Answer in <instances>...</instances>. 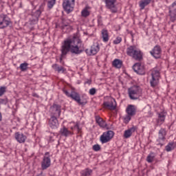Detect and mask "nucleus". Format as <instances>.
<instances>
[{
	"label": "nucleus",
	"mask_w": 176,
	"mask_h": 176,
	"mask_svg": "<svg viewBox=\"0 0 176 176\" xmlns=\"http://www.w3.org/2000/svg\"><path fill=\"white\" fill-rule=\"evenodd\" d=\"M82 41L78 36H74L72 38H67L63 41L60 47V60L67 56L70 52L72 54H80L82 50Z\"/></svg>",
	"instance_id": "nucleus-1"
},
{
	"label": "nucleus",
	"mask_w": 176,
	"mask_h": 176,
	"mask_svg": "<svg viewBox=\"0 0 176 176\" xmlns=\"http://www.w3.org/2000/svg\"><path fill=\"white\" fill-rule=\"evenodd\" d=\"M46 6V3H43L40 7L39 9H38L36 11H33L30 15V23L32 25L36 24L38 21H39V17L41 16V14L43 12L45 9V6Z\"/></svg>",
	"instance_id": "nucleus-2"
},
{
	"label": "nucleus",
	"mask_w": 176,
	"mask_h": 176,
	"mask_svg": "<svg viewBox=\"0 0 176 176\" xmlns=\"http://www.w3.org/2000/svg\"><path fill=\"white\" fill-rule=\"evenodd\" d=\"M141 93H142V90L139 86L134 85L128 89V94L131 100H138Z\"/></svg>",
	"instance_id": "nucleus-3"
},
{
	"label": "nucleus",
	"mask_w": 176,
	"mask_h": 176,
	"mask_svg": "<svg viewBox=\"0 0 176 176\" xmlns=\"http://www.w3.org/2000/svg\"><path fill=\"white\" fill-rule=\"evenodd\" d=\"M159 79H160V72L159 70L153 69L151 72V79L150 85L151 87H156L159 85Z\"/></svg>",
	"instance_id": "nucleus-4"
},
{
	"label": "nucleus",
	"mask_w": 176,
	"mask_h": 176,
	"mask_svg": "<svg viewBox=\"0 0 176 176\" xmlns=\"http://www.w3.org/2000/svg\"><path fill=\"white\" fill-rule=\"evenodd\" d=\"M74 6H75V0L63 1V7L67 13H71L74 10Z\"/></svg>",
	"instance_id": "nucleus-5"
},
{
	"label": "nucleus",
	"mask_w": 176,
	"mask_h": 176,
	"mask_svg": "<svg viewBox=\"0 0 176 176\" xmlns=\"http://www.w3.org/2000/svg\"><path fill=\"white\" fill-rule=\"evenodd\" d=\"M113 135H115V133H113V131H108L103 133L100 136V141L102 144H107V142H109V141L113 138Z\"/></svg>",
	"instance_id": "nucleus-6"
},
{
	"label": "nucleus",
	"mask_w": 176,
	"mask_h": 176,
	"mask_svg": "<svg viewBox=\"0 0 176 176\" xmlns=\"http://www.w3.org/2000/svg\"><path fill=\"white\" fill-rule=\"evenodd\" d=\"M106 8L109 9L111 13L118 12V7H116V0H105Z\"/></svg>",
	"instance_id": "nucleus-7"
},
{
	"label": "nucleus",
	"mask_w": 176,
	"mask_h": 176,
	"mask_svg": "<svg viewBox=\"0 0 176 176\" xmlns=\"http://www.w3.org/2000/svg\"><path fill=\"white\" fill-rule=\"evenodd\" d=\"M10 19L6 14L0 15V28H6L10 24Z\"/></svg>",
	"instance_id": "nucleus-8"
},
{
	"label": "nucleus",
	"mask_w": 176,
	"mask_h": 176,
	"mask_svg": "<svg viewBox=\"0 0 176 176\" xmlns=\"http://www.w3.org/2000/svg\"><path fill=\"white\" fill-rule=\"evenodd\" d=\"M98 52H100V44L97 43L93 44L89 50L87 49L85 50L87 56H94L96 53H98Z\"/></svg>",
	"instance_id": "nucleus-9"
},
{
	"label": "nucleus",
	"mask_w": 176,
	"mask_h": 176,
	"mask_svg": "<svg viewBox=\"0 0 176 176\" xmlns=\"http://www.w3.org/2000/svg\"><path fill=\"white\" fill-rule=\"evenodd\" d=\"M133 69L138 75H145V67L140 63H135L133 66Z\"/></svg>",
	"instance_id": "nucleus-10"
},
{
	"label": "nucleus",
	"mask_w": 176,
	"mask_h": 176,
	"mask_svg": "<svg viewBox=\"0 0 176 176\" xmlns=\"http://www.w3.org/2000/svg\"><path fill=\"white\" fill-rule=\"evenodd\" d=\"M50 111H51V116L60 118V115H61V106L58 104H54L51 107Z\"/></svg>",
	"instance_id": "nucleus-11"
},
{
	"label": "nucleus",
	"mask_w": 176,
	"mask_h": 176,
	"mask_svg": "<svg viewBox=\"0 0 176 176\" xmlns=\"http://www.w3.org/2000/svg\"><path fill=\"white\" fill-rule=\"evenodd\" d=\"M164 140H166V130L164 129H161L158 133L157 145H160V146H163V142H164Z\"/></svg>",
	"instance_id": "nucleus-12"
},
{
	"label": "nucleus",
	"mask_w": 176,
	"mask_h": 176,
	"mask_svg": "<svg viewBox=\"0 0 176 176\" xmlns=\"http://www.w3.org/2000/svg\"><path fill=\"white\" fill-rule=\"evenodd\" d=\"M150 54L154 58H160L162 57V48L160 45H155L150 52Z\"/></svg>",
	"instance_id": "nucleus-13"
},
{
	"label": "nucleus",
	"mask_w": 176,
	"mask_h": 176,
	"mask_svg": "<svg viewBox=\"0 0 176 176\" xmlns=\"http://www.w3.org/2000/svg\"><path fill=\"white\" fill-rule=\"evenodd\" d=\"M169 13L170 16V21L174 23L176 20V1L169 6Z\"/></svg>",
	"instance_id": "nucleus-14"
},
{
	"label": "nucleus",
	"mask_w": 176,
	"mask_h": 176,
	"mask_svg": "<svg viewBox=\"0 0 176 176\" xmlns=\"http://www.w3.org/2000/svg\"><path fill=\"white\" fill-rule=\"evenodd\" d=\"M51 160L50 157L44 156L43 161L41 162V168L42 170H47L50 167Z\"/></svg>",
	"instance_id": "nucleus-15"
},
{
	"label": "nucleus",
	"mask_w": 176,
	"mask_h": 176,
	"mask_svg": "<svg viewBox=\"0 0 176 176\" xmlns=\"http://www.w3.org/2000/svg\"><path fill=\"white\" fill-rule=\"evenodd\" d=\"M56 116H51V118L49 120V126L51 129H57L58 127V120H57Z\"/></svg>",
	"instance_id": "nucleus-16"
},
{
	"label": "nucleus",
	"mask_w": 176,
	"mask_h": 176,
	"mask_svg": "<svg viewBox=\"0 0 176 176\" xmlns=\"http://www.w3.org/2000/svg\"><path fill=\"white\" fill-rule=\"evenodd\" d=\"M15 138L19 144H23L27 140V136L20 132H16L15 133Z\"/></svg>",
	"instance_id": "nucleus-17"
},
{
	"label": "nucleus",
	"mask_w": 176,
	"mask_h": 176,
	"mask_svg": "<svg viewBox=\"0 0 176 176\" xmlns=\"http://www.w3.org/2000/svg\"><path fill=\"white\" fill-rule=\"evenodd\" d=\"M70 97L75 101H77V102L80 105H85V102H80V97L79 96V94H78V93L75 91L72 92L70 94Z\"/></svg>",
	"instance_id": "nucleus-18"
},
{
	"label": "nucleus",
	"mask_w": 176,
	"mask_h": 176,
	"mask_svg": "<svg viewBox=\"0 0 176 176\" xmlns=\"http://www.w3.org/2000/svg\"><path fill=\"white\" fill-rule=\"evenodd\" d=\"M137 47L134 45H131L126 49V54L130 56V57H133L134 56V53H137Z\"/></svg>",
	"instance_id": "nucleus-19"
},
{
	"label": "nucleus",
	"mask_w": 176,
	"mask_h": 176,
	"mask_svg": "<svg viewBox=\"0 0 176 176\" xmlns=\"http://www.w3.org/2000/svg\"><path fill=\"white\" fill-rule=\"evenodd\" d=\"M126 113L130 116H134L135 115V107L134 105L129 104L126 108Z\"/></svg>",
	"instance_id": "nucleus-20"
},
{
	"label": "nucleus",
	"mask_w": 176,
	"mask_h": 176,
	"mask_svg": "<svg viewBox=\"0 0 176 176\" xmlns=\"http://www.w3.org/2000/svg\"><path fill=\"white\" fill-rule=\"evenodd\" d=\"M132 57L134 58V60H136V61H141V60H142V52L138 49Z\"/></svg>",
	"instance_id": "nucleus-21"
},
{
	"label": "nucleus",
	"mask_w": 176,
	"mask_h": 176,
	"mask_svg": "<svg viewBox=\"0 0 176 176\" xmlns=\"http://www.w3.org/2000/svg\"><path fill=\"white\" fill-rule=\"evenodd\" d=\"M103 105L105 108H108V109H110L111 111L116 109V104H113V102H104Z\"/></svg>",
	"instance_id": "nucleus-22"
},
{
	"label": "nucleus",
	"mask_w": 176,
	"mask_h": 176,
	"mask_svg": "<svg viewBox=\"0 0 176 176\" xmlns=\"http://www.w3.org/2000/svg\"><path fill=\"white\" fill-rule=\"evenodd\" d=\"M166 119V114L164 112H161L158 113L157 124H163Z\"/></svg>",
	"instance_id": "nucleus-23"
},
{
	"label": "nucleus",
	"mask_w": 176,
	"mask_h": 176,
	"mask_svg": "<svg viewBox=\"0 0 176 176\" xmlns=\"http://www.w3.org/2000/svg\"><path fill=\"white\" fill-rule=\"evenodd\" d=\"M134 131H135V127H132L125 131L124 133V138H130V137H131V135L133 134V133H134Z\"/></svg>",
	"instance_id": "nucleus-24"
},
{
	"label": "nucleus",
	"mask_w": 176,
	"mask_h": 176,
	"mask_svg": "<svg viewBox=\"0 0 176 176\" xmlns=\"http://www.w3.org/2000/svg\"><path fill=\"white\" fill-rule=\"evenodd\" d=\"M152 0H142L140 1L139 6L141 9V10H143V9H145V6H148V5L150 4Z\"/></svg>",
	"instance_id": "nucleus-25"
},
{
	"label": "nucleus",
	"mask_w": 176,
	"mask_h": 176,
	"mask_svg": "<svg viewBox=\"0 0 176 176\" xmlns=\"http://www.w3.org/2000/svg\"><path fill=\"white\" fill-rule=\"evenodd\" d=\"M96 122L100 127L107 126V123H105V121H104V120H102V118H101L100 116L96 117Z\"/></svg>",
	"instance_id": "nucleus-26"
},
{
	"label": "nucleus",
	"mask_w": 176,
	"mask_h": 176,
	"mask_svg": "<svg viewBox=\"0 0 176 176\" xmlns=\"http://www.w3.org/2000/svg\"><path fill=\"white\" fill-rule=\"evenodd\" d=\"M60 133L61 135H63V137H68V135H71L72 134V133L69 131L66 127L60 129Z\"/></svg>",
	"instance_id": "nucleus-27"
},
{
	"label": "nucleus",
	"mask_w": 176,
	"mask_h": 176,
	"mask_svg": "<svg viewBox=\"0 0 176 176\" xmlns=\"http://www.w3.org/2000/svg\"><path fill=\"white\" fill-rule=\"evenodd\" d=\"M102 38L103 39V42H108V41H109V36L108 34V30H102Z\"/></svg>",
	"instance_id": "nucleus-28"
},
{
	"label": "nucleus",
	"mask_w": 176,
	"mask_h": 176,
	"mask_svg": "<svg viewBox=\"0 0 176 176\" xmlns=\"http://www.w3.org/2000/svg\"><path fill=\"white\" fill-rule=\"evenodd\" d=\"M123 64V62L119 59H115L113 61V66L115 67V68H122V65Z\"/></svg>",
	"instance_id": "nucleus-29"
},
{
	"label": "nucleus",
	"mask_w": 176,
	"mask_h": 176,
	"mask_svg": "<svg viewBox=\"0 0 176 176\" xmlns=\"http://www.w3.org/2000/svg\"><path fill=\"white\" fill-rule=\"evenodd\" d=\"M175 148V143L174 142H170L168 144V145L166 146V152H171V151H173V149Z\"/></svg>",
	"instance_id": "nucleus-30"
},
{
	"label": "nucleus",
	"mask_w": 176,
	"mask_h": 176,
	"mask_svg": "<svg viewBox=\"0 0 176 176\" xmlns=\"http://www.w3.org/2000/svg\"><path fill=\"white\" fill-rule=\"evenodd\" d=\"M91 173H93V170H91V169L86 168L85 170L81 171V175L90 176L91 175Z\"/></svg>",
	"instance_id": "nucleus-31"
},
{
	"label": "nucleus",
	"mask_w": 176,
	"mask_h": 176,
	"mask_svg": "<svg viewBox=\"0 0 176 176\" xmlns=\"http://www.w3.org/2000/svg\"><path fill=\"white\" fill-rule=\"evenodd\" d=\"M19 68L21 71H22V72H25V71L28 69V63H21L19 66Z\"/></svg>",
	"instance_id": "nucleus-32"
},
{
	"label": "nucleus",
	"mask_w": 176,
	"mask_h": 176,
	"mask_svg": "<svg viewBox=\"0 0 176 176\" xmlns=\"http://www.w3.org/2000/svg\"><path fill=\"white\" fill-rule=\"evenodd\" d=\"M155 159V153H151L146 157V161L148 163H152Z\"/></svg>",
	"instance_id": "nucleus-33"
},
{
	"label": "nucleus",
	"mask_w": 176,
	"mask_h": 176,
	"mask_svg": "<svg viewBox=\"0 0 176 176\" xmlns=\"http://www.w3.org/2000/svg\"><path fill=\"white\" fill-rule=\"evenodd\" d=\"M47 7L49 9H52L53 6L56 4V0H47Z\"/></svg>",
	"instance_id": "nucleus-34"
},
{
	"label": "nucleus",
	"mask_w": 176,
	"mask_h": 176,
	"mask_svg": "<svg viewBox=\"0 0 176 176\" xmlns=\"http://www.w3.org/2000/svg\"><path fill=\"white\" fill-rule=\"evenodd\" d=\"M81 14H82V17H87V16L90 15V12H89V10H87V8H85L82 11Z\"/></svg>",
	"instance_id": "nucleus-35"
},
{
	"label": "nucleus",
	"mask_w": 176,
	"mask_h": 176,
	"mask_svg": "<svg viewBox=\"0 0 176 176\" xmlns=\"http://www.w3.org/2000/svg\"><path fill=\"white\" fill-rule=\"evenodd\" d=\"M6 91V88L5 87H0V97H2L3 94H5V92Z\"/></svg>",
	"instance_id": "nucleus-36"
},
{
	"label": "nucleus",
	"mask_w": 176,
	"mask_h": 176,
	"mask_svg": "<svg viewBox=\"0 0 176 176\" xmlns=\"http://www.w3.org/2000/svg\"><path fill=\"white\" fill-rule=\"evenodd\" d=\"M122 42V37H117L116 40L113 41L114 45H119Z\"/></svg>",
	"instance_id": "nucleus-37"
},
{
	"label": "nucleus",
	"mask_w": 176,
	"mask_h": 176,
	"mask_svg": "<svg viewBox=\"0 0 176 176\" xmlns=\"http://www.w3.org/2000/svg\"><path fill=\"white\" fill-rule=\"evenodd\" d=\"M93 149L95 151V152H98L101 149V146H100L99 144H95L93 146Z\"/></svg>",
	"instance_id": "nucleus-38"
},
{
	"label": "nucleus",
	"mask_w": 176,
	"mask_h": 176,
	"mask_svg": "<svg viewBox=\"0 0 176 176\" xmlns=\"http://www.w3.org/2000/svg\"><path fill=\"white\" fill-rule=\"evenodd\" d=\"M131 116H130V115L127 114L124 117V120H126V122H130V120H131Z\"/></svg>",
	"instance_id": "nucleus-39"
},
{
	"label": "nucleus",
	"mask_w": 176,
	"mask_h": 176,
	"mask_svg": "<svg viewBox=\"0 0 176 176\" xmlns=\"http://www.w3.org/2000/svg\"><path fill=\"white\" fill-rule=\"evenodd\" d=\"M96 89L95 88H91V89H89V94L91 96H94V94H96Z\"/></svg>",
	"instance_id": "nucleus-40"
},
{
	"label": "nucleus",
	"mask_w": 176,
	"mask_h": 176,
	"mask_svg": "<svg viewBox=\"0 0 176 176\" xmlns=\"http://www.w3.org/2000/svg\"><path fill=\"white\" fill-rule=\"evenodd\" d=\"M74 129L76 130L78 133L80 131V127H79V124L77 123L76 125H74Z\"/></svg>",
	"instance_id": "nucleus-41"
},
{
	"label": "nucleus",
	"mask_w": 176,
	"mask_h": 176,
	"mask_svg": "<svg viewBox=\"0 0 176 176\" xmlns=\"http://www.w3.org/2000/svg\"><path fill=\"white\" fill-rule=\"evenodd\" d=\"M58 72H64V67L63 66H58V70H56Z\"/></svg>",
	"instance_id": "nucleus-42"
},
{
	"label": "nucleus",
	"mask_w": 176,
	"mask_h": 176,
	"mask_svg": "<svg viewBox=\"0 0 176 176\" xmlns=\"http://www.w3.org/2000/svg\"><path fill=\"white\" fill-rule=\"evenodd\" d=\"M58 65L57 64H54L52 65V68L55 70V71H57L58 69Z\"/></svg>",
	"instance_id": "nucleus-43"
},
{
	"label": "nucleus",
	"mask_w": 176,
	"mask_h": 176,
	"mask_svg": "<svg viewBox=\"0 0 176 176\" xmlns=\"http://www.w3.org/2000/svg\"><path fill=\"white\" fill-rule=\"evenodd\" d=\"M148 118H152V116H153V113H152V111H149L148 112Z\"/></svg>",
	"instance_id": "nucleus-44"
},
{
	"label": "nucleus",
	"mask_w": 176,
	"mask_h": 176,
	"mask_svg": "<svg viewBox=\"0 0 176 176\" xmlns=\"http://www.w3.org/2000/svg\"><path fill=\"white\" fill-rule=\"evenodd\" d=\"M63 91H64L65 94H66V96H67V97H71V94H69V92H68V91L64 90Z\"/></svg>",
	"instance_id": "nucleus-45"
},
{
	"label": "nucleus",
	"mask_w": 176,
	"mask_h": 176,
	"mask_svg": "<svg viewBox=\"0 0 176 176\" xmlns=\"http://www.w3.org/2000/svg\"><path fill=\"white\" fill-rule=\"evenodd\" d=\"M49 155H50V153L49 152H47V153H45V156L46 157H50V156Z\"/></svg>",
	"instance_id": "nucleus-46"
},
{
	"label": "nucleus",
	"mask_w": 176,
	"mask_h": 176,
	"mask_svg": "<svg viewBox=\"0 0 176 176\" xmlns=\"http://www.w3.org/2000/svg\"><path fill=\"white\" fill-rule=\"evenodd\" d=\"M3 102H5V100L4 99H0V104H3Z\"/></svg>",
	"instance_id": "nucleus-47"
},
{
	"label": "nucleus",
	"mask_w": 176,
	"mask_h": 176,
	"mask_svg": "<svg viewBox=\"0 0 176 176\" xmlns=\"http://www.w3.org/2000/svg\"><path fill=\"white\" fill-rule=\"evenodd\" d=\"M87 83L88 85H90V83H91V81L90 80H87L85 82V84Z\"/></svg>",
	"instance_id": "nucleus-48"
},
{
	"label": "nucleus",
	"mask_w": 176,
	"mask_h": 176,
	"mask_svg": "<svg viewBox=\"0 0 176 176\" xmlns=\"http://www.w3.org/2000/svg\"><path fill=\"white\" fill-rule=\"evenodd\" d=\"M1 120H2V114H1V113H0V122H1Z\"/></svg>",
	"instance_id": "nucleus-49"
},
{
	"label": "nucleus",
	"mask_w": 176,
	"mask_h": 176,
	"mask_svg": "<svg viewBox=\"0 0 176 176\" xmlns=\"http://www.w3.org/2000/svg\"><path fill=\"white\" fill-rule=\"evenodd\" d=\"M43 3H46V2H47V0H43Z\"/></svg>",
	"instance_id": "nucleus-50"
},
{
	"label": "nucleus",
	"mask_w": 176,
	"mask_h": 176,
	"mask_svg": "<svg viewBox=\"0 0 176 176\" xmlns=\"http://www.w3.org/2000/svg\"><path fill=\"white\" fill-rule=\"evenodd\" d=\"M114 102H116L115 101V100H114Z\"/></svg>",
	"instance_id": "nucleus-51"
}]
</instances>
